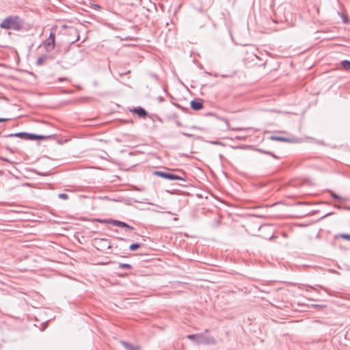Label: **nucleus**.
<instances>
[{
    "instance_id": "obj_18",
    "label": "nucleus",
    "mask_w": 350,
    "mask_h": 350,
    "mask_svg": "<svg viewBox=\"0 0 350 350\" xmlns=\"http://www.w3.org/2000/svg\"><path fill=\"white\" fill-rule=\"evenodd\" d=\"M339 237L342 238V239H344L350 241V234H340L339 235Z\"/></svg>"
},
{
    "instance_id": "obj_15",
    "label": "nucleus",
    "mask_w": 350,
    "mask_h": 350,
    "mask_svg": "<svg viewBox=\"0 0 350 350\" xmlns=\"http://www.w3.org/2000/svg\"><path fill=\"white\" fill-rule=\"evenodd\" d=\"M140 247V244L139 243H132L130 246H129V249L131 250V251H135V250H137L139 247Z\"/></svg>"
},
{
    "instance_id": "obj_12",
    "label": "nucleus",
    "mask_w": 350,
    "mask_h": 350,
    "mask_svg": "<svg viewBox=\"0 0 350 350\" xmlns=\"http://www.w3.org/2000/svg\"><path fill=\"white\" fill-rule=\"evenodd\" d=\"M270 139H273V140H275V141L289 142V139H287V138L282 137L275 136V135L271 136Z\"/></svg>"
},
{
    "instance_id": "obj_10",
    "label": "nucleus",
    "mask_w": 350,
    "mask_h": 350,
    "mask_svg": "<svg viewBox=\"0 0 350 350\" xmlns=\"http://www.w3.org/2000/svg\"><path fill=\"white\" fill-rule=\"evenodd\" d=\"M46 136H44V135H34V134H29L27 133V138L26 139H31V140H34V139H46Z\"/></svg>"
},
{
    "instance_id": "obj_9",
    "label": "nucleus",
    "mask_w": 350,
    "mask_h": 350,
    "mask_svg": "<svg viewBox=\"0 0 350 350\" xmlns=\"http://www.w3.org/2000/svg\"><path fill=\"white\" fill-rule=\"evenodd\" d=\"M133 111L142 118L146 117L148 114L146 111L142 107L135 108Z\"/></svg>"
},
{
    "instance_id": "obj_5",
    "label": "nucleus",
    "mask_w": 350,
    "mask_h": 350,
    "mask_svg": "<svg viewBox=\"0 0 350 350\" xmlns=\"http://www.w3.org/2000/svg\"><path fill=\"white\" fill-rule=\"evenodd\" d=\"M107 222L109 224H111L114 226L126 228V230H132L134 229L133 227H132V226L128 225L127 224H126L125 222H123L121 221L111 219V220L107 221Z\"/></svg>"
},
{
    "instance_id": "obj_21",
    "label": "nucleus",
    "mask_w": 350,
    "mask_h": 350,
    "mask_svg": "<svg viewBox=\"0 0 350 350\" xmlns=\"http://www.w3.org/2000/svg\"><path fill=\"white\" fill-rule=\"evenodd\" d=\"M8 120V119H7V118H0V122H5V121H7Z\"/></svg>"
},
{
    "instance_id": "obj_19",
    "label": "nucleus",
    "mask_w": 350,
    "mask_h": 350,
    "mask_svg": "<svg viewBox=\"0 0 350 350\" xmlns=\"http://www.w3.org/2000/svg\"><path fill=\"white\" fill-rule=\"evenodd\" d=\"M58 197H59L60 199H62V200H66V199H68V195H67V194H66V193H59V194L58 195Z\"/></svg>"
},
{
    "instance_id": "obj_14",
    "label": "nucleus",
    "mask_w": 350,
    "mask_h": 350,
    "mask_svg": "<svg viewBox=\"0 0 350 350\" xmlns=\"http://www.w3.org/2000/svg\"><path fill=\"white\" fill-rule=\"evenodd\" d=\"M27 135V133H17L15 134H11L9 136L10 137H18L26 139Z\"/></svg>"
},
{
    "instance_id": "obj_1",
    "label": "nucleus",
    "mask_w": 350,
    "mask_h": 350,
    "mask_svg": "<svg viewBox=\"0 0 350 350\" xmlns=\"http://www.w3.org/2000/svg\"><path fill=\"white\" fill-rule=\"evenodd\" d=\"M187 337L188 339L193 340L194 342L198 345H209L215 343V339L212 336L206 334V333L190 334L188 335Z\"/></svg>"
},
{
    "instance_id": "obj_22",
    "label": "nucleus",
    "mask_w": 350,
    "mask_h": 350,
    "mask_svg": "<svg viewBox=\"0 0 350 350\" xmlns=\"http://www.w3.org/2000/svg\"><path fill=\"white\" fill-rule=\"evenodd\" d=\"M176 125H177L178 126H181V124H180V122H176Z\"/></svg>"
},
{
    "instance_id": "obj_13",
    "label": "nucleus",
    "mask_w": 350,
    "mask_h": 350,
    "mask_svg": "<svg viewBox=\"0 0 350 350\" xmlns=\"http://www.w3.org/2000/svg\"><path fill=\"white\" fill-rule=\"evenodd\" d=\"M341 66L345 70L350 69V61L343 60L341 62Z\"/></svg>"
},
{
    "instance_id": "obj_7",
    "label": "nucleus",
    "mask_w": 350,
    "mask_h": 350,
    "mask_svg": "<svg viewBox=\"0 0 350 350\" xmlns=\"http://www.w3.org/2000/svg\"><path fill=\"white\" fill-rule=\"evenodd\" d=\"M191 107L193 110L199 111L203 108V104L200 101L193 100L191 101Z\"/></svg>"
},
{
    "instance_id": "obj_20",
    "label": "nucleus",
    "mask_w": 350,
    "mask_h": 350,
    "mask_svg": "<svg viewBox=\"0 0 350 350\" xmlns=\"http://www.w3.org/2000/svg\"><path fill=\"white\" fill-rule=\"evenodd\" d=\"M332 196L336 200H342V198L340 196H339L338 195H337L333 192L332 193Z\"/></svg>"
},
{
    "instance_id": "obj_24",
    "label": "nucleus",
    "mask_w": 350,
    "mask_h": 350,
    "mask_svg": "<svg viewBox=\"0 0 350 350\" xmlns=\"http://www.w3.org/2000/svg\"><path fill=\"white\" fill-rule=\"evenodd\" d=\"M268 154H271V155H272V157H275V156L274 154H271V153H269V152Z\"/></svg>"
},
{
    "instance_id": "obj_16",
    "label": "nucleus",
    "mask_w": 350,
    "mask_h": 350,
    "mask_svg": "<svg viewBox=\"0 0 350 350\" xmlns=\"http://www.w3.org/2000/svg\"><path fill=\"white\" fill-rule=\"evenodd\" d=\"M119 267L120 268H123V269H131V265H129V264H126V263H120L119 264Z\"/></svg>"
},
{
    "instance_id": "obj_2",
    "label": "nucleus",
    "mask_w": 350,
    "mask_h": 350,
    "mask_svg": "<svg viewBox=\"0 0 350 350\" xmlns=\"http://www.w3.org/2000/svg\"><path fill=\"white\" fill-rule=\"evenodd\" d=\"M21 27L19 18L17 16H9L5 18L1 23L0 27L5 29L18 30Z\"/></svg>"
},
{
    "instance_id": "obj_17",
    "label": "nucleus",
    "mask_w": 350,
    "mask_h": 350,
    "mask_svg": "<svg viewBox=\"0 0 350 350\" xmlns=\"http://www.w3.org/2000/svg\"><path fill=\"white\" fill-rule=\"evenodd\" d=\"M229 129H231V130H233V131H247V130H250L251 128L237 127V128H229Z\"/></svg>"
},
{
    "instance_id": "obj_23",
    "label": "nucleus",
    "mask_w": 350,
    "mask_h": 350,
    "mask_svg": "<svg viewBox=\"0 0 350 350\" xmlns=\"http://www.w3.org/2000/svg\"><path fill=\"white\" fill-rule=\"evenodd\" d=\"M182 134H183V135H186V136H190V135H189V134H187V133H182Z\"/></svg>"
},
{
    "instance_id": "obj_8",
    "label": "nucleus",
    "mask_w": 350,
    "mask_h": 350,
    "mask_svg": "<svg viewBox=\"0 0 350 350\" xmlns=\"http://www.w3.org/2000/svg\"><path fill=\"white\" fill-rule=\"evenodd\" d=\"M121 344L126 350H140L139 347L134 346L132 344L126 341H121Z\"/></svg>"
},
{
    "instance_id": "obj_4",
    "label": "nucleus",
    "mask_w": 350,
    "mask_h": 350,
    "mask_svg": "<svg viewBox=\"0 0 350 350\" xmlns=\"http://www.w3.org/2000/svg\"><path fill=\"white\" fill-rule=\"evenodd\" d=\"M55 33L53 32H51L49 37L44 42V46L46 51L48 52L53 51L55 48Z\"/></svg>"
},
{
    "instance_id": "obj_6",
    "label": "nucleus",
    "mask_w": 350,
    "mask_h": 350,
    "mask_svg": "<svg viewBox=\"0 0 350 350\" xmlns=\"http://www.w3.org/2000/svg\"><path fill=\"white\" fill-rule=\"evenodd\" d=\"M95 243L98 246L102 247L100 250L104 249H109L111 248L110 243L109 241L106 239H101L99 240H96Z\"/></svg>"
},
{
    "instance_id": "obj_11",
    "label": "nucleus",
    "mask_w": 350,
    "mask_h": 350,
    "mask_svg": "<svg viewBox=\"0 0 350 350\" xmlns=\"http://www.w3.org/2000/svg\"><path fill=\"white\" fill-rule=\"evenodd\" d=\"M47 59V55H42L41 56H40L37 61H36V64L38 66H41Z\"/></svg>"
},
{
    "instance_id": "obj_3",
    "label": "nucleus",
    "mask_w": 350,
    "mask_h": 350,
    "mask_svg": "<svg viewBox=\"0 0 350 350\" xmlns=\"http://www.w3.org/2000/svg\"><path fill=\"white\" fill-rule=\"evenodd\" d=\"M153 174L170 180H180L185 181V180L181 176L174 174L169 171H154Z\"/></svg>"
}]
</instances>
